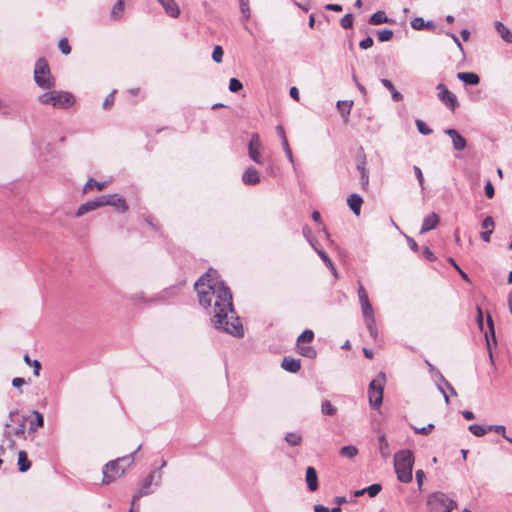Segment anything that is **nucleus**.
Segmentation results:
<instances>
[{"instance_id":"e2e57ef3","label":"nucleus","mask_w":512,"mask_h":512,"mask_svg":"<svg viewBox=\"0 0 512 512\" xmlns=\"http://www.w3.org/2000/svg\"><path fill=\"white\" fill-rule=\"evenodd\" d=\"M130 300L133 303H135V304H137L139 302H146L147 301L144 292H137V293L132 294L130 296Z\"/></svg>"},{"instance_id":"58836bf2","label":"nucleus","mask_w":512,"mask_h":512,"mask_svg":"<svg viewBox=\"0 0 512 512\" xmlns=\"http://www.w3.org/2000/svg\"><path fill=\"white\" fill-rule=\"evenodd\" d=\"M314 338V332L312 330H305L303 331L297 338V342L298 343H309L313 340Z\"/></svg>"},{"instance_id":"1a4fd4ad","label":"nucleus","mask_w":512,"mask_h":512,"mask_svg":"<svg viewBox=\"0 0 512 512\" xmlns=\"http://www.w3.org/2000/svg\"><path fill=\"white\" fill-rule=\"evenodd\" d=\"M444 133L451 138L453 148L455 150L462 151L466 148L467 142L465 138L462 137L457 130L448 128L444 130Z\"/></svg>"},{"instance_id":"4c0bfd02","label":"nucleus","mask_w":512,"mask_h":512,"mask_svg":"<svg viewBox=\"0 0 512 512\" xmlns=\"http://www.w3.org/2000/svg\"><path fill=\"white\" fill-rule=\"evenodd\" d=\"M299 353L307 358H315L317 355L316 350L311 346H300L299 347Z\"/></svg>"},{"instance_id":"864d4df0","label":"nucleus","mask_w":512,"mask_h":512,"mask_svg":"<svg viewBox=\"0 0 512 512\" xmlns=\"http://www.w3.org/2000/svg\"><path fill=\"white\" fill-rule=\"evenodd\" d=\"M445 104V106L451 111H455V109L459 106L457 98H441Z\"/></svg>"},{"instance_id":"49530a36","label":"nucleus","mask_w":512,"mask_h":512,"mask_svg":"<svg viewBox=\"0 0 512 512\" xmlns=\"http://www.w3.org/2000/svg\"><path fill=\"white\" fill-rule=\"evenodd\" d=\"M240 2V10L245 19L250 18V7L248 0H239Z\"/></svg>"},{"instance_id":"423d86ee","label":"nucleus","mask_w":512,"mask_h":512,"mask_svg":"<svg viewBox=\"0 0 512 512\" xmlns=\"http://www.w3.org/2000/svg\"><path fill=\"white\" fill-rule=\"evenodd\" d=\"M431 512H451L455 502L443 492L432 493L427 502Z\"/></svg>"},{"instance_id":"f704fd0d","label":"nucleus","mask_w":512,"mask_h":512,"mask_svg":"<svg viewBox=\"0 0 512 512\" xmlns=\"http://www.w3.org/2000/svg\"><path fill=\"white\" fill-rule=\"evenodd\" d=\"M321 412L324 415L333 416L336 414L337 409L332 405L329 400H324L321 403Z\"/></svg>"},{"instance_id":"7ed1b4c3","label":"nucleus","mask_w":512,"mask_h":512,"mask_svg":"<svg viewBox=\"0 0 512 512\" xmlns=\"http://www.w3.org/2000/svg\"><path fill=\"white\" fill-rule=\"evenodd\" d=\"M414 465L413 453L408 450H400L394 455V469L397 475V479L402 483H409L412 481Z\"/></svg>"},{"instance_id":"a878e982","label":"nucleus","mask_w":512,"mask_h":512,"mask_svg":"<svg viewBox=\"0 0 512 512\" xmlns=\"http://www.w3.org/2000/svg\"><path fill=\"white\" fill-rule=\"evenodd\" d=\"M316 253L319 255V257L322 259V261L325 263V265L329 268V270L333 273L335 277H337V270L332 263L331 259L327 255V253L323 249H316Z\"/></svg>"},{"instance_id":"f257e3e1","label":"nucleus","mask_w":512,"mask_h":512,"mask_svg":"<svg viewBox=\"0 0 512 512\" xmlns=\"http://www.w3.org/2000/svg\"><path fill=\"white\" fill-rule=\"evenodd\" d=\"M194 286L199 304L211 316L213 328L235 337H243L244 330L233 308L232 293L219 279L217 271L209 269Z\"/></svg>"},{"instance_id":"c85d7f7f","label":"nucleus","mask_w":512,"mask_h":512,"mask_svg":"<svg viewBox=\"0 0 512 512\" xmlns=\"http://www.w3.org/2000/svg\"><path fill=\"white\" fill-rule=\"evenodd\" d=\"M124 1L123 0H118L112 7L111 9V12H110V16L111 18L115 19V20H118L121 18L123 12H124Z\"/></svg>"},{"instance_id":"3c124183","label":"nucleus","mask_w":512,"mask_h":512,"mask_svg":"<svg viewBox=\"0 0 512 512\" xmlns=\"http://www.w3.org/2000/svg\"><path fill=\"white\" fill-rule=\"evenodd\" d=\"M416 126L419 133L422 135H429L432 133V129H430L422 120H416Z\"/></svg>"},{"instance_id":"603ef678","label":"nucleus","mask_w":512,"mask_h":512,"mask_svg":"<svg viewBox=\"0 0 512 512\" xmlns=\"http://www.w3.org/2000/svg\"><path fill=\"white\" fill-rule=\"evenodd\" d=\"M484 191L488 199H492L495 195L494 186L489 179L485 182Z\"/></svg>"},{"instance_id":"b1692460","label":"nucleus","mask_w":512,"mask_h":512,"mask_svg":"<svg viewBox=\"0 0 512 512\" xmlns=\"http://www.w3.org/2000/svg\"><path fill=\"white\" fill-rule=\"evenodd\" d=\"M352 105L353 101L348 99L338 100L336 103V106L343 117H347L350 114Z\"/></svg>"},{"instance_id":"72a5a7b5","label":"nucleus","mask_w":512,"mask_h":512,"mask_svg":"<svg viewBox=\"0 0 512 512\" xmlns=\"http://www.w3.org/2000/svg\"><path fill=\"white\" fill-rule=\"evenodd\" d=\"M23 360L27 365L33 367V374L38 377L40 375L41 363L38 360H31L28 354L24 355Z\"/></svg>"},{"instance_id":"37998d69","label":"nucleus","mask_w":512,"mask_h":512,"mask_svg":"<svg viewBox=\"0 0 512 512\" xmlns=\"http://www.w3.org/2000/svg\"><path fill=\"white\" fill-rule=\"evenodd\" d=\"M340 25L344 29H349L353 26V15L348 13L344 15L340 20Z\"/></svg>"},{"instance_id":"6e6552de","label":"nucleus","mask_w":512,"mask_h":512,"mask_svg":"<svg viewBox=\"0 0 512 512\" xmlns=\"http://www.w3.org/2000/svg\"><path fill=\"white\" fill-rule=\"evenodd\" d=\"M44 105H50L55 109H69L75 104V98H40Z\"/></svg>"},{"instance_id":"4468645a","label":"nucleus","mask_w":512,"mask_h":512,"mask_svg":"<svg viewBox=\"0 0 512 512\" xmlns=\"http://www.w3.org/2000/svg\"><path fill=\"white\" fill-rule=\"evenodd\" d=\"M111 196L109 206H112L118 212L125 213L129 208L125 198L117 193L111 194Z\"/></svg>"},{"instance_id":"dca6fc26","label":"nucleus","mask_w":512,"mask_h":512,"mask_svg":"<svg viewBox=\"0 0 512 512\" xmlns=\"http://www.w3.org/2000/svg\"><path fill=\"white\" fill-rule=\"evenodd\" d=\"M363 203V199L358 194H351L347 199V204L352 212L358 216L360 214L361 205Z\"/></svg>"},{"instance_id":"ea45409f","label":"nucleus","mask_w":512,"mask_h":512,"mask_svg":"<svg viewBox=\"0 0 512 512\" xmlns=\"http://www.w3.org/2000/svg\"><path fill=\"white\" fill-rule=\"evenodd\" d=\"M377 36H378V40L380 42H387L392 39L393 31L390 29H384V30L378 31Z\"/></svg>"},{"instance_id":"bb28decb","label":"nucleus","mask_w":512,"mask_h":512,"mask_svg":"<svg viewBox=\"0 0 512 512\" xmlns=\"http://www.w3.org/2000/svg\"><path fill=\"white\" fill-rule=\"evenodd\" d=\"M364 324H365L371 338L376 340L378 338V329H377L375 317L369 318V319H364Z\"/></svg>"},{"instance_id":"f3484780","label":"nucleus","mask_w":512,"mask_h":512,"mask_svg":"<svg viewBox=\"0 0 512 512\" xmlns=\"http://www.w3.org/2000/svg\"><path fill=\"white\" fill-rule=\"evenodd\" d=\"M367 159L366 155L362 148L359 149V152L356 155V167L359 171L360 175L368 174L369 171L367 169Z\"/></svg>"},{"instance_id":"0e129e2a","label":"nucleus","mask_w":512,"mask_h":512,"mask_svg":"<svg viewBox=\"0 0 512 512\" xmlns=\"http://www.w3.org/2000/svg\"><path fill=\"white\" fill-rule=\"evenodd\" d=\"M437 90H438L437 96H455L442 83L437 85Z\"/></svg>"},{"instance_id":"7c9ffc66","label":"nucleus","mask_w":512,"mask_h":512,"mask_svg":"<svg viewBox=\"0 0 512 512\" xmlns=\"http://www.w3.org/2000/svg\"><path fill=\"white\" fill-rule=\"evenodd\" d=\"M94 187L98 191H101V190H103L106 187V183L105 182H98V181L94 180L93 178H89L87 180V182L85 183L84 187H83V192L86 193L89 190L93 189Z\"/></svg>"},{"instance_id":"6ab92c4d","label":"nucleus","mask_w":512,"mask_h":512,"mask_svg":"<svg viewBox=\"0 0 512 512\" xmlns=\"http://www.w3.org/2000/svg\"><path fill=\"white\" fill-rule=\"evenodd\" d=\"M97 208H100V207H99V203H97L96 199L87 201L78 207V209L76 211V216L81 217V216L85 215L86 213L93 211Z\"/></svg>"},{"instance_id":"cd10ccee","label":"nucleus","mask_w":512,"mask_h":512,"mask_svg":"<svg viewBox=\"0 0 512 512\" xmlns=\"http://www.w3.org/2000/svg\"><path fill=\"white\" fill-rule=\"evenodd\" d=\"M285 441L289 446H298L302 443V435L297 432H288L285 435Z\"/></svg>"},{"instance_id":"473e14b6","label":"nucleus","mask_w":512,"mask_h":512,"mask_svg":"<svg viewBox=\"0 0 512 512\" xmlns=\"http://www.w3.org/2000/svg\"><path fill=\"white\" fill-rule=\"evenodd\" d=\"M339 453H340V455L342 457H346V458L351 459V458L355 457L358 454V449L355 446H352V445L343 446L340 449Z\"/></svg>"},{"instance_id":"052dcab7","label":"nucleus","mask_w":512,"mask_h":512,"mask_svg":"<svg viewBox=\"0 0 512 512\" xmlns=\"http://www.w3.org/2000/svg\"><path fill=\"white\" fill-rule=\"evenodd\" d=\"M488 431H494L498 434H501L503 438H505L506 435V428L504 425H489Z\"/></svg>"},{"instance_id":"e433bc0d","label":"nucleus","mask_w":512,"mask_h":512,"mask_svg":"<svg viewBox=\"0 0 512 512\" xmlns=\"http://www.w3.org/2000/svg\"><path fill=\"white\" fill-rule=\"evenodd\" d=\"M151 493V490H148L147 488H144L142 485H140L139 489L135 492V494L132 497L131 504L132 506L137 505L136 502L141 497L148 495Z\"/></svg>"},{"instance_id":"2f4dec72","label":"nucleus","mask_w":512,"mask_h":512,"mask_svg":"<svg viewBox=\"0 0 512 512\" xmlns=\"http://www.w3.org/2000/svg\"><path fill=\"white\" fill-rule=\"evenodd\" d=\"M468 430L476 437H482L488 432V426H482L480 424H471L468 426Z\"/></svg>"},{"instance_id":"ddd939ff","label":"nucleus","mask_w":512,"mask_h":512,"mask_svg":"<svg viewBox=\"0 0 512 512\" xmlns=\"http://www.w3.org/2000/svg\"><path fill=\"white\" fill-rule=\"evenodd\" d=\"M306 483L307 487L311 492H314L318 488V476L314 467L309 466L306 469Z\"/></svg>"},{"instance_id":"338daca9","label":"nucleus","mask_w":512,"mask_h":512,"mask_svg":"<svg viewBox=\"0 0 512 512\" xmlns=\"http://www.w3.org/2000/svg\"><path fill=\"white\" fill-rule=\"evenodd\" d=\"M25 384H26V380L24 378H21V377H15L12 380V386L15 387V388H20L21 386H23Z\"/></svg>"},{"instance_id":"c03bdc74","label":"nucleus","mask_w":512,"mask_h":512,"mask_svg":"<svg viewBox=\"0 0 512 512\" xmlns=\"http://www.w3.org/2000/svg\"><path fill=\"white\" fill-rule=\"evenodd\" d=\"M243 85L237 78H231L229 82V90L232 93H237L242 89Z\"/></svg>"},{"instance_id":"bf43d9fd","label":"nucleus","mask_w":512,"mask_h":512,"mask_svg":"<svg viewBox=\"0 0 512 512\" xmlns=\"http://www.w3.org/2000/svg\"><path fill=\"white\" fill-rule=\"evenodd\" d=\"M413 170H414L415 176H416V178H417V180L419 182L421 190H424L425 189V187H424V176H423L422 170L418 166H414Z\"/></svg>"},{"instance_id":"c9c22d12","label":"nucleus","mask_w":512,"mask_h":512,"mask_svg":"<svg viewBox=\"0 0 512 512\" xmlns=\"http://www.w3.org/2000/svg\"><path fill=\"white\" fill-rule=\"evenodd\" d=\"M357 293H358V299H359L360 306H364V305L370 303L368 294L360 282L358 285Z\"/></svg>"},{"instance_id":"a18cd8bd","label":"nucleus","mask_w":512,"mask_h":512,"mask_svg":"<svg viewBox=\"0 0 512 512\" xmlns=\"http://www.w3.org/2000/svg\"><path fill=\"white\" fill-rule=\"evenodd\" d=\"M223 58V49L220 45H216L212 52V59L216 63H221Z\"/></svg>"},{"instance_id":"8fccbe9b","label":"nucleus","mask_w":512,"mask_h":512,"mask_svg":"<svg viewBox=\"0 0 512 512\" xmlns=\"http://www.w3.org/2000/svg\"><path fill=\"white\" fill-rule=\"evenodd\" d=\"M58 47L60 49V51L64 54V55H68L70 54L71 52V47L68 43V40L66 38H61L59 43H58Z\"/></svg>"},{"instance_id":"39448f33","label":"nucleus","mask_w":512,"mask_h":512,"mask_svg":"<svg viewBox=\"0 0 512 512\" xmlns=\"http://www.w3.org/2000/svg\"><path fill=\"white\" fill-rule=\"evenodd\" d=\"M386 381L385 374L380 373L377 379H373L369 383L368 397L371 407L377 409L383 402V389Z\"/></svg>"},{"instance_id":"6e6d98bb","label":"nucleus","mask_w":512,"mask_h":512,"mask_svg":"<svg viewBox=\"0 0 512 512\" xmlns=\"http://www.w3.org/2000/svg\"><path fill=\"white\" fill-rule=\"evenodd\" d=\"M448 262L456 269V271L459 273L463 280L467 282L470 281L468 275L458 266V264L454 261L453 258H448Z\"/></svg>"},{"instance_id":"aec40b11","label":"nucleus","mask_w":512,"mask_h":512,"mask_svg":"<svg viewBox=\"0 0 512 512\" xmlns=\"http://www.w3.org/2000/svg\"><path fill=\"white\" fill-rule=\"evenodd\" d=\"M371 25H379L382 23H394L392 19H389L384 11H377L372 14L368 20Z\"/></svg>"},{"instance_id":"de8ad7c7","label":"nucleus","mask_w":512,"mask_h":512,"mask_svg":"<svg viewBox=\"0 0 512 512\" xmlns=\"http://www.w3.org/2000/svg\"><path fill=\"white\" fill-rule=\"evenodd\" d=\"M481 226L486 231H494L495 223L491 216H487L481 223Z\"/></svg>"},{"instance_id":"5701e85b","label":"nucleus","mask_w":512,"mask_h":512,"mask_svg":"<svg viewBox=\"0 0 512 512\" xmlns=\"http://www.w3.org/2000/svg\"><path fill=\"white\" fill-rule=\"evenodd\" d=\"M495 28L505 42L512 43V32L502 22L496 21Z\"/></svg>"},{"instance_id":"69168bd1","label":"nucleus","mask_w":512,"mask_h":512,"mask_svg":"<svg viewBox=\"0 0 512 512\" xmlns=\"http://www.w3.org/2000/svg\"><path fill=\"white\" fill-rule=\"evenodd\" d=\"M373 45L372 37L368 36L365 39L361 40L359 46L361 49H368Z\"/></svg>"},{"instance_id":"13d9d810","label":"nucleus","mask_w":512,"mask_h":512,"mask_svg":"<svg viewBox=\"0 0 512 512\" xmlns=\"http://www.w3.org/2000/svg\"><path fill=\"white\" fill-rule=\"evenodd\" d=\"M424 19L422 17H415L411 21V27L415 30H423L424 29Z\"/></svg>"},{"instance_id":"f03ea898","label":"nucleus","mask_w":512,"mask_h":512,"mask_svg":"<svg viewBox=\"0 0 512 512\" xmlns=\"http://www.w3.org/2000/svg\"><path fill=\"white\" fill-rule=\"evenodd\" d=\"M141 448V445L137 449L124 457L117 458L105 464L103 467V484H109L114 480L120 478L125 471L134 463L135 454Z\"/></svg>"},{"instance_id":"680f3d73","label":"nucleus","mask_w":512,"mask_h":512,"mask_svg":"<svg viewBox=\"0 0 512 512\" xmlns=\"http://www.w3.org/2000/svg\"><path fill=\"white\" fill-rule=\"evenodd\" d=\"M112 198L111 194L108 195H100L96 197L97 203H99V207L109 206L110 199Z\"/></svg>"},{"instance_id":"774afa93","label":"nucleus","mask_w":512,"mask_h":512,"mask_svg":"<svg viewBox=\"0 0 512 512\" xmlns=\"http://www.w3.org/2000/svg\"><path fill=\"white\" fill-rule=\"evenodd\" d=\"M406 240H407V243H408L410 249L412 251H414V252H417L418 249H419V246L416 243V241L413 238L409 237V236H406Z\"/></svg>"},{"instance_id":"09e8293b","label":"nucleus","mask_w":512,"mask_h":512,"mask_svg":"<svg viewBox=\"0 0 512 512\" xmlns=\"http://www.w3.org/2000/svg\"><path fill=\"white\" fill-rule=\"evenodd\" d=\"M382 489V486L380 484H372L370 486H368L367 488H365L367 494L370 496V497H375L379 494V492L381 491Z\"/></svg>"},{"instance_id":"412c9836","label":"nucleus","mask_w":512,"mask_h":512,"mask_svg":"<svg viewBox=\"0 0 512 512\" xmlns=\"http://www.w3.org/2000/svg\"><path fill=\"white\" fill-rule=\"evenodd\" d=\"M379 452L382 458L387 459L391 455L390 444L384 434L378 436Z\"/></svg>"},{"instance_id":"4be33fe9","label":"nucleus","mask_w":512,"mask_h":512,"mask_svg":"<svg viewBox=\"0 0 512 512\" xmlns=\"http://www.w3.org/2000/svg\"><path fill=\"white\" fill-rule=\"evenodd\" d=\"M162 474L158 471H152L142 482V486L144 488H147L150 490V486L152 485L153 481L155 480V486H159L161 483Z\"/></svg>"},{"instance_id":"c756f323","label":"nucleus","mask_w":512,"mask_h":512,"mask_svg":"<svg viewBox=\"0 0 512 512\" xmlns=\"http://www.w3.org/2000/svg\"><path fill=\"white\" fill-rule=\"evenodd\" d=\"M32 415L35 417L33 421L30 423V431H36L37 428L42 427L44 425V417L37 410L32 411Z\"/></svg>"},{"instance_id":"4d7b16f0","label":"nucleus","mask_w":512,"mask_h":512,"mask_svg":"<svg viewBox=\"0 0 512 512\" xmlns=\"http://www.w3.org/2000/svg\"><path fill=\"white\" fill-rule=\"evenodd\" d=\"M382 84L388 88V90L390 91L391 93V96H402L394 87V85L392 84V82L388 79H382L381 80Z\"/></svg>"},{"instance_id":"393cba45","label":"nucleus","mask_w":512,"mask_h":512,"mask_svg":"<svg viewBox=\"0 0 512 512\" xmlns=\"http://www.w3.org/2000/svg\"><path fill=\"white\" fill-rule=\"evenodd\" d=\"M17 464L20 472H26L31 467V462L28 460L26 452L19 451Z\"/></svg>"},{"instance_id":"a19ab883","label":"nucleus","mask_w":512,"mask_h":512,"mask_svg":"<svg viewBox=\"0 0 512 512\" xmlns=\"http://www.w3.org/2000/svg\"><path fill=\"white\" fill-rule=\"evenodd\" d=\"M436 377L438 378V380L436 382H439L440 384L443 383L445 385V387L449 390L451 395H454V396L457 395L453 386L445 379V377L440 372H436Z\"/></svg>"},{"instance_id":"2eb2a0df","label":"nucleus","mask_w":512,"mask_h":512,"mask_svg":"<svg viewBox=\"0 0 512 512\" xmlns=\"http://www.w3.org/2000/svg\"><path fill=\"white\" fill-rule=\"evenodd\" d=\"M157 1L162 5L165 12L169 16H171L173 18H177L180 15V9L175 4L174 0H157Z\"/></svg>"},{"instance_id":"f8f14e48","label":"nucleus","mask_w":512,"mask_h":512,"mask_svg":"<svg viewBox=\"0 0 512 512\" xmlns=\"http://www.w3.org/2000/svg\"><path fill=\"white\" fill-rule=\"evenodd\" d=\"M438 223H439V217L436 213L433 212V213L427 215L423 220L420 233L424 234L430 230H433L434 228H436Z\"/></svg>"},{"instance_id":"0eeeda50","label":"nucleus","mask_w":512,"mask_h":512,"mask_svg":"<svg viewBox=\"0 0 512 512\" xmlns=\"http://www.w3.org/2000/svg\"><path fill=\"white\" fill-rule=\"evenodd\" d=\"M248 156L249 158L258 165H262L265 162L263 156V145L260 136L257 133L251 135L248 144Z\"/></svg>"},{"instance_id":"9d476101","label":"nucleus","mask_w":512,"mask_h":512,"mask_svg":"<svg viewBox=\"0 0 512 512\" xmlns=\"http://www.w3.org/2000/svg\"><path fill=\"white\" fill-rule=\"evenodd\" d=\"M242 182L245 185H256L260 182V173L255 167L249 166L242 175Z\"/></svg>"},{"instance_id":"20e7f679","label":"nucleus","mask_w":512,"mask_h":512,"mask_svg":"<svg viewBox=\"0 0 512 512\" xmlns=\"http://www.w3.org/2000/svg\"><path fill=\"white\" fill-rule=\"evenodd\" d=\"M34 79L36 84L45 90H48L53 86L50 68L47 61L44 58H39L36 61Z\"/></svg>"},{"instance_id":"79ce46f5","label":"nucleus","mask_w":512,"mask_h":512,"mask_svg":"<svg viewBox=\"0 0 512 512\" xmlns=\"http://www.w3.org/2000/svg\"><path fill=\"white\" fill-rule=\"evenodd\" d=\"M360 307H361L363 319H369V318L375 317L374 309H373L371 303H368V304H366L364 306H360Z\"/></svg>"},{"instance_id":"9b49d317","label":"nucleus","mask_w":512,"mask_h":512,"mask_svg":"<svg viewBox=\"0 0 512 512\" xmlns=\"http://www.w3.org/2000/svg\"><path fill=\"white\" fill-rule=\"evenodd\" d=\"M281 367L290 373H297L301 368V360L286 356L282 360Z\"/></svg>"},{"instance_id":"a211bd4d","label":"nucleus","mask_w":512,"mask_h":512,"mask_svg":"<svg viewBox=\"0 0 512 512\" xmlns=\"http://www.w3.org/2000/svg\"><path fill=\"white\" fill-rule=\"evenodd\" d=\"M457 78L467 85H477L480 82V77L473 72H459Z\"/></svg>"},{"instance_id":"5fc2aeb1","label":"nucleus","mask_w":512,"mask_h":512,"mask_svg":"<svg viewBox=\"0 0 512 512\" xmlns=\"http://www.w3.org/2000/svg\"><path fill=\"white\" fill-rule=\"evenodd\" d=\"M412 429L417 434L427 435V434H429L434 429V424L430 423L427 426H424V427H421V428H418L416 426H412Z\"/></svg>"}]
</instances>
